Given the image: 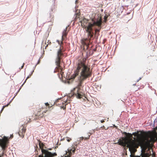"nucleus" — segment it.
<instances>
[{"label":"nucleus","instance_id":"7ed1b4c3","mask_svg":"<svg viewBox=\"0 0 157 157\" xmlns=\"http://www.w3.org/2000/svg\"><path fill=\"white\" fill-rule=\"evenodd\" d=\"M80 21L82 26L84 28L86 32L88 33V36L90 37L92 36L91 34L92 27L94 25L99 26L101 23V17L96 22H90L85 18L83 19Z\"/></svg>","mask_w":157,"mask_h":157},{"label":"nucleus","instance_id":"423d86ee","mask_svg":"<svg viewBox=\"0 0 157 157\" xmlns=\"http://www.w3.org/2000/svg\"><path fill=\"white\" fill-rule=\"evenodd\" d=\"M7 141V138L6 136H4L2 139H0V145L2 149H4L6 147Z\"/></svg>","mask_w":157,"mask_h":157},{"label":"nucleus","instance_id":"f257e3e1","mask_svg":"<svg viewBox=\"0 0 157 157\" xmlns=\"http://www.w3.org/2000/svg\"><path fill=\"white\" fill-rule=\"evenodd\" d=\"M126 136L119 139L117 143L123 146H126L131 152L136 151V148L140 145L142 151L149 147L150 142L154 140L155 135L150 132H133L132 134L125 132Z\"/></svg>","mask_w":157,"mask_h":157},{"label":"nucleus","instance_id":"ddd939ff","mask_svg":"<svg viewBox=\"0 0 157 157\" xmlns=\"http://www.w3.org/2000/svg\"><path fill=\"white\" fill-rule=\"evenodd\" d=\"M23 67V65L22 66V67H21V68H22V67Z\"/></svg>","mask_w":157,"mask_h":157},{"label":"nucleus","instance_id":"0eeeda50","mask_svg":"<svg viewBox=\"0 0 157 157\" xmlns=\"http://www.w3.org/2000/svg\"><path fill=\"white\" fill-rule=\"evenodd\" d=\"M62 53L61 50H59L57 52V57L56 61V65L59 66V64L60 56L61 55Z\"/></svg>","mask_w":157,"mask_h":157},{"label":"nucleus","instance_id":"39448f33","mask_svg":"<svg viewBox=\"0 0 157 157\" xmlns=\"http://www.w3.org/2000/svg\"><path fill=\"white\" fill-rule=\"evenodd\" d=\"M151 142H150V146L149 147H147L146 148V149L144 151H142V149H141V154L140 156H136V157H153L154 156L153 152L152 151V155H151V153H150V155H149L148 153H145V152H147L148 151L150 150L151 147ZM152 143V142H151Z\"/></svg>","mask_w":157,"mask_h":157},{"label":"nucleus","instance_id":"f03ea898","mask_svg":"<svg viewBox=\"0 0 157 157\" xmlns=\"http://www.w3.org/2000/svg\"><path fill=\"white\" fill-rule=\"evenodd\" d=\"M80 68L81 70V71L79 80L80 82L79 85H81V82L90 75L91 71L90 70V68L88 66L81 63L80 64H79L75 73L71 76L70 79H73L75 78L76 76L78 75V70Z\"/></svg>","mask_w":157,"mask_h":157},{"label":"nucleus","instance_id":"1a4fd4ad","mask_svg":"<svg viewBox=\"0 0 157 157\" xmlns=\"http://www.w3.org/2000/svg\"><path fill=\"white\" fill-rule=\"evenodd\" d=\"M107 17H108V16H107L106 15H105L104 16V21L105 22L106 21V20H107Z\"/></svg>","mask_w":157,"mask_h":157},{"label":"nucleus","instance_id":"9d476101","mask_svg":"<svg viewBox=\"0 0 157 157\" xmlns=\"http://www.w3.org/2000/svg\"><path fill=\"white\" fill-rule=\"evenodd\" d=\"M71 139H69L68 138H67V140L68 141V142H69L70 140H71Z\"/></svg>","mask_w":157,"mask_h":157},{"label":"nucleus","instance_id":"f8f14e48","mask_svg":"<svg viewBox=\"0 0 157 157\" xmlns=\"http://www.w3.org/2000/svg\"><path fill=\"white\" fill-rule=\"evenodd\" d=\"M101 123H103V122H104V121L103 120H101Z\"/></svg>","mask_w":157,"mask_h":157},{"label":"nucleus","instance_id":"6e6552de","mask_svg":"<svg viewBox=\"0 0 157 157\" xmlns=\"http://www.w3.org/2000/svg\"><path fill=\"white\" fill-rule=\"evenodd\" d=\"M77 94H76V97L78 98H81L82 95L78 92V90H77Z\"/></svg>","mask_w":157,"mask_h":157},{"label":"nucleus","instance_id":"20e7f679","mask_svg":"<svg viewBox=\"0 0 157 157\" xmlns=\"http://www.w3.org/2000/svg\"><path fill=\"white\" fill-rule=\"evenodd\" d=\"M43 145L42 143H39V146L40 148L41 149L42 152L43 154H44V155L43 156L40 155L39 157H53L56 155V154L55 152L52 153L45 149H43Z\"/></svg>","mask_w":157,"mask_h":157},{"label":"nucleus","instance_id":"9b49d317","mask_svg":"<svg viewBox=\"0 0 157 157\" xmlns=\"http://www.w3.org/2000/svg\"><path fill=\"white\" fill-rule=\"evenodd\" d=\"M45 105H47H47H49V104H48V103H45Z\"/></svg>","mask_w":157,"mask_h":157}]
</instances>
